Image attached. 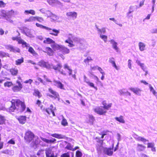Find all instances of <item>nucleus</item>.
<instances>
[{
    "label": "nucleus",
    "instance_id": "obj_1",
    "mask_svg": "<svg viewBox=\"0 0 157 157\" xmlns=\"http://www.w3.org/2000/svg\"><path fill=\"white\" fill-rule=\"evenodd\" d=\"M11 105L8 108L9 112H17L18 113L23 112L26 109L25 101L20 99H13L11 101Z\"/></svg>",
    "mask_w": 157,
    "mask_h": 157
},
{
    "label": "nucleus",
    "instance_id": "obj_3",
    "mask_svg": "<svg viewBox=\"0 0 157 157\" xmlns=\"http://www.w3.org/2000/svg\"><path fill=\"white\" fill-rule=\"evenodd\" d=\"M14 14V12L12 10L6 12L4 10H2L0 13V18L1 17H4L7 20L9 17L13 15Z\"/></svg>",
    "mask_w": 157,
    "mask_h": 157
},
{
    "label": "nucleus",
    "instance_id": "obj_64",
    "mask_svg": "<svg viewBox=\"0 0 157 157\" xmlns=\"http://www.w3.org/2000/svg\"><path fill=\"white\" fill-rule=\"evenodd\" d=\"M6 4L2 1H0V7H4L5 6Z\"/></svg>",
    "mask_w": 157,
    "mask_h": 157
},
{
    "label": "nucleus",
    "instance_id": "obj_9",
    "mask_svg": "<svg viewBox=\"0 0 157 157\" xmlns=\"http://www.w3.org/2000/svg\"><path fill=\"white\" fill-rule=\"evenodd\" d=\"M16 82L18 84V86H15L12 88L13 91L15 92L20 91L22 88V85L20 82L17 81Z\"/></svg>",
    "mask_w": 157,
    "mask_h": 157
},
{
    "label": "nucleus",
    "instance_id": "obj_10",
    "mask_svg": "<svg viewBox=\"0 0 157 157\" xmlns=\"http://www.w3.org/2000/svg\"><path fill=\"white\" fill-rule=\"evenodd\" d=\"M6 48L10 51L15 53H19L20 52V50L19 48H15L13 46L10 45H7Z\"/></svg>",
    "mask_w": 157,
    "mask_h": 157
},
{
    "label": "nucleus",
    "instance_id": "obj_51",
    "mask_svg": "<svg viewBox=\"0 0 157 157\" xmlns=\"http://www.w3.org/2000/svg\"><path fill=\"white\" fill-rule=\"evenodd\" d=\"M93 60V59L91 57L89 56L87 57L86 59H84V62L86 63H89L90 61Z\"/></svg>",
    "mask_w": 157,
    "mask_h": 157
},
{
    "label": "nucleus",
    "instance_id": "obj_42",
    "mask_svg": "<svg viewBox=\"0 0 157 157\" xmlns=\"http://www.w3.org/2000/svg\"><path fill=\"white\" fill-rule=\"evenodd\" d=\"M35 104L36 105H37L38 106L40 107L41 109L43 108V106L41 105H42V102L39 99H37L36 101Z\"/></svg>",
    "mask_w": 157,
    "mask_h": 157
},
{
    "label": "nucleus",
    "instance_id": "obj_49",
    "mask_svg": "<svg viewBox=\"0 0 157 157\" xmlns=\"http://www.w3.org/2000/svg\"><path fill=\"white\" fill-rule=\"evenodd\" d=\"M50 17L52 21H54L57 20L59 18L58 17L53 14H52L50 16Z\"/></svg>",
    "mask_w": 157,
    "mask_h": 157
},
{
    "label": "nucleus",
    "instance_id": "obj_50",
    "mask_svg": "<svg viewBox=\"0 0 157 157\" xmlns=\"http://www.w3.org/2000/svg\"><path fill=\"white\" fill-rule=\"evenodd\" d=\"M94 139L96 140L97 143L100 144L101 145H103L104 140H101L100 138L98 137H96Z\"/></svg>",
    "mask_w": 157,
    "mask_h": 157
},
{
    "label": "nucleus",
    "instance_id": "obj_5",
    "mask_svg": "<svg viewBox=\"0 0 157 157\" xmlns=\"http://www.w3.org/2000/svg\"><path fill=\"white\" fill-rule=\"evenodd\" d=\"M59 51L61 53H59L58 56L62 58L63 59H64V57L63 55L67 54L69 53L70 50L64 46L61 45L59 49Z\"/></svg>",
    "mask_w": 157,
    "mask_h": 157
},
{
    "label": "nucleus",
    "instance_id": "obj_15",
    "mask_svg": "<svg viewBox=\"0 0 157 157\" xmlns=\"http://www.w3.org/2000/svg\"><path fill=\"white\" fill-rule=\"evenodd\" d=\"M103 152L108 155L111 156L113 154V149L111 148H104Z\"/></svg>",
    "mask_w": 157,
    "mask_h": 157
},
{
    "label": "nucleus",
    "instance_id": "obj_22",
    "mask_svg": "<svg viewBox=\"0 0 157 157\" xmlns=\"http://www.w3.org/2000/svg\"><path fill=\"white\" fill-rule=\"evenodd\" d=\"M110 43L112 44L113 48L116 50L117 52H118L119 51L118 48L117 46V43L115 41L113 40H111L110 41Z\"/></svg>",
    "mask_w": 157,
    "mask_h": 157
},
{
    "label": "nucleus",
    "instance_id": "obj_8",
    "mask_svg": "<svg viewBox=\"0 0 157 157\" xmlns=\"http://www.w3.org/2000/svg\"><path fill=\"white\" fill-rule=\"evenodd\" d=\"M63 67L65 70H62L61 71V74L66 75L67 74L69 75L70 74H71V72H72V70L68 65L67 64H64Z\"/></svg>",
    "mask_w": 157,
    "mask_h": 157
},
{
    "label": "nucleus",
    "instance_id": "obj_17",
    "mask_svg": "<svg viewBox=\"0 0 157 157\" xmlns=\"http://www.w3.org/2000/svg\"><path fill=\"white\" fill-rule=\"evenodd\" d=\"M129 89L134 94L137 95H140L142 90L140 89L137 87H131L129 88Z\"/></svg>",
    "mask_w": 157,
    "mask_h": 157
},
{
    "label": "nucleus",
    "instance_id": "obj_33",
    "mask_svg": "<svg viewBox=\"0 0 157 157\" xmlns=\"http://www.w3.org/2000/svg\"><path fill=\"white\" fill-rule=\"evenodd\" d=\"M60 46L61 45L54 43V44L51 45V47L53 50L56 51V50H59Z\"/></svg>",
    "mask_w": 157,
    "mask_h": 157
},
{
    "label": "nucleus",
    "instance_id": "obj_39",
    "mask_svg": "<svg viewBox=\"0 0 157 157\" xmlns=\"http://www.w3.org/2000/svg\"><path fill=\"white\" fill-rule=\"evenodd\" d=\"M65 43H68L69 44L68 46L70 47H72L74 46L72 41L71 40L70 38H68L67 40H65Z\"/></svg>",
    "mask_w": 157,
    "mask_h": 157
},
{
    "label": "nucleus",
    "instance_id": "obj_57",
    "mask_svg": "<svg viewBox=\"0 0 157 157\" xmlns=\"http://www.w3.org/2000/svg\"><path fill=\"white\" fill-rule=\"evenodd\" d=\"M82 154L81 151H77L76 152L75 157H81Z\"/></svg>",
    "mask_w": 157,
    "mask_h": 157
},
{
    "label": "nucleus",
    "instance_id": "obj_38",
    "mask_svg": "<svg viewBox=\"0 0 157 157\" xmlns=\"http://www.w3.org/2000/svg\"><path fill=\"white\" fill-rule=\"evenodd\" d=\"M115 118L116 121L120 123H124L125 122L123 117L122 116H120L119 117H116Z\"/></svg>",
    "mask_w": 157,
    "mask_h": 157
},
{
    "label": "nucleus",
    "instance_id": "obj_46",
    "mask_svg": "<svg viewBox=\"0 0 157 157\" xmlns=\"http://www.w3.org/2000/svg\"><path fill=\"white\" fill-rule=\"evenodd\" d=\"M5 120L6 119L4 117L0 115V124H5Z\"/></svg>",
    "mask_w": 157,
    "mask_h": 157
},
{
    "label": "nucleus",
    "instance_id": "obj_37",
    "mask_svg": "<svg viewBox=\"0 0 157 157\" xmlns=\"http://www.w3.org/2000/svg\"><path fill=\"white\" fill-rule=\"evenodd\" d=\"M20 41L21 42L19 44H21L23 47H25L26 48H27L29 47V44L25 42L24 40L22 39Z\"/></svg>",
    "mask_w": 157,
    "mask_h": 157
},
{
    "label": "nucleus",
    "instance_id": "obj_11",
    "mask_svg": "<svg viewBox=\"0 0 157 157\" xmlns=\"http://www.w3.org/2000/svg\"><path fill=\"white\" fill-rule=\"evenodd\" d=\"M45 111L49 115L52 113L53 116H55L54 107L52 105H51L49 107L46 108L45 109Z\"/></svg>",
    "mask_w": 157,
    "mask_h": 157
},
{
    "label": "nucleus",
    "instance_id": "obj_28",
    "mask_svg": "<svg viewBox=\"0 0 157 157\" xmlns=\"http://www.w3.org/2000/svg\"><path fill=\"white\" fill-rule=\"evenodd\" d=\"M109 62L112 64L113 66L114 67V68L118 70L119 69V68L116 64L114 60V58L113 57L110 58L109 60Z\"/></svg>",
    "mask_w": 157,
    "mask_h": 157
},
{
    "label": "nucleus",
    "instance_id": "obj_26",
    "mask_svg": "<svg viewBox=\"0 0 157 157\" xmlns=\"http://www.w3.org/2000/svg\"><path fill=\"white\" fill-rule=\"evenodd\" d=\"M145 148V146L142 144H138L136 147V150L138 151H143Z\"/></svg>",
    "mask_w": 157,
    "mask_h": 157
},
{
    "label": "nucleus",
    "instance_id": "obj_18",
    "mask_svg": "<svg viewBox=\"0 0 157 157\" xmlns=\"http://www.w3.org/2000/svg\"><path fill=\"white\" fill-rule=\"evenodd\" d=\"M101 103L103 105V106H102L106 110L109 109L112 105V103H110L107 105L106 101L105 100L103 101Z\"/></svg>",
    "mask_w": 157,
    "mask_h": 157
},
{
    "label": "nucleus",
    "instance_id": "obj_13",
    "mask_svg": "<svg viewBox=\"0 0 157 157\" xmlns=\"http://www.w3.org/2000/svg\"><path fill=\"white\" fill-rule=\"evenodd\" d=\"M43 52L47 53L48 55L50 56H52L54 53L53 50L51 48L48 47H46Z\"/></svg>",
    "mask_w": 157,
    "mask_h": 157
},
{
    "label": "nucleus",
    "instance_id": "obj_52",
    "mask_svg": "<svg viewBox=\"0 0 157 157\" xmlns=\"http://www.w3.org/2000/svg\"><path fill=\"white\" fill-rule=\"evenodd\" d=\"M73 147V145H71L70 144L68 143L67 145V146L65 147V148L68 150L72 151Z\"/></svg>",
    "mask_w": 157,
    "mask_h": 157
},
{
    "label": "nucleus",
    "instance_id": "obj_30",
    "mask_svg": "<svg viewBox=\"0 0 157 157\" xmlns=\"http://www.w3.org/2000/svg\"><path fill=\"white\" fill-rule=\"evenodd\" d=\"M41 139L43 141L48 144L53 143L56 141V140L54 138H53L52 140H49L43 138H41Z\"/></svg>",
    "mask_w": 157,
    "mask_h": 157
},
{
    "label": "nucleus",
    "instance_id": "obj_27",
    "mask_svg": "<svg viewBox=\"0 0 157 157\" xmlns=\"http://www.w3.org/2000/svg\"><path fill=\"white\" fill-rule=\"evenodd\" d=\"M28 51L33 55V56H36L37 55V53L34 50L33 48L31 47H29Z\"/></svg>",
    "mask_w": 157,
    "mask_h": 157
},
{
    "label": "nucleus",
    "instance_id": "obj_32",
    "mask_svg": "<svg viewBox=\"0 0 157 157\" xmlns=\"http://www.w3.org/2000/svg\"><path fill=\"white\" fill-rule=\"evenodd\" d=\"M62 67L61 64L60 63H58L56 65L53 66L52 68L55 70L60 71V70Z\"/></svg>",
    "mask_w": 157,
    "mask_h": 157
},
{
    "label": "nucleus",
    "instance_id": "obj_24",
    "mask_svg": "<svg viewBox=\"0 0 157 157\" xmlns=\"http://www.w3.org/2000/svg\"><path fill=\"white\" fill-rule=\"evenodd\" d=\"M71 155V157H74V153L73 152L68 151L66 153L63 154L60 157H70V154Z\"/></svg>",
    "mask_w": 157,
    "mask_h": 157
},
{
    "label": "nucleus",
    "instance_id": "obj_56",
    "mask_svg": "<svg viewBox=\"0 0 157 157\" xmlns=\"http://www.w3.org/2000/svg\"><path fill=\"white\" fill-rule=\"evenodd\" d=\"M68 75L71 77L74 78L75 79H76L75 73L73 72V71L72 72H71V74H70Z\"/></svg>",
    "mask_w": 157,
    "mask_h": 157
},
{
    "label": "nucleus",
    "instance_id": "obj_55",
    "mask_svg": "<svg viewBox=\"0 0 157 157\" xmlns=\"http://www.w3.org/2000/svg\"><path fill=\"white\" fill-rule=\"evenodd\" d=\"M33 16H31L29 17L28 19H26L25 20V22H32L33 21Z\"/></svg>",
    "mask_w": 157,
    "mask_h": 157
},
{
    "label": "nucleus",
    "instance_id": "obj_29",
    "mask_svg": "<svg viewBox=\"0 0 157 157\" xmlns=\"http://www.w3.org/2000/svg\"><path fill=\"white\" fill-rule=\"evenodd\" d=\"M48 2L50 5H52L54 4H61V2L58 0H47Z\"/></svg>",
    "mask_w": 157,
    "mask_h": 157
},
{
    "label": "nucleus",
    "instance_id": "obj_62",
    "mask_svg": "<svg viewBox=\"0 0 157 157\" xmlns=\"http://www.w3.org/2000/svg\"><path fill=\"white\" fill-rule=\"evenodd\" d=\"M8 144H14L15 142L13 139H11L9 140L8 142Z\"/></svg>",
    "mask_w": 157,
    "mask_h": 157
},
{
    "label": "nucleus",
    "instance_id": "obj_20",
    "mask_svg": "<svg viewBox=\"0 0 157 157\" xmlns=\"http://www.w3.org/2000/svg\"><path fill=\"white\" fill-rule=\"evenodd\" d=\"M33 95L36 97H37L38 98H41L42 95L40 91L37 89H35L33 93Z\"/></svg>",
    "mask_w": 157,
    "mask_h": 157
},
{
    "label": "nucleus",
    "instance_id": "obj_43",
    "mask_svg": "<svg viewBox=\"0 0 157 157\" xmlns=\"http://www.w3.org/2000/svg\"><path fill=\"white\" fill-rule=\"evenodd\" d=\"M44 150H39L37 153V155L39 156L44 157Z\"/></svg>",
    "mask_w": 157,
    "mask_h": 157
},
{
    "label": "nucleus",
    "instance_id": "obj_16",
    "mask_svg": "<svg viewBox=\"0 0 157 157\" xmlns=\"http://www.w3.org/2000/svg\"><path fill=\"white\" fill-rule=\"evenodd\" d=\"M109 132V131L107 130L106 131L104 130L101 132L100 133H99V134L101 136V138L102 139L103 138L104 136H105V138L107 137V138H111V136L109 135L108 133Z\"/></svg>",
    "mask_w": 157,
    "mask_h": 157
},
{
    "label": "nucleus",
    "instance_id": "obj_58",
    "mask_svg": "<svg viewBox=\"0 0 157 157\" xmlns=\"http://www.w3.org/2000/svg\"><path fill=\"white\" fill-rule=\"evenodd\" d=\"M100 37L105 42H106L107 40V36L105 35H101L100 36Z\"/></svg>",
    "mask_w": 157,
    "mask_h": 157
},
{
    "label": "nucleus",
    "instance_id": "obj_34",
    "mask_svg": "<svg viewBox=\"0 0 157 157\" xmlns=\"http://www.w3.org/2000/svg\"><path fill=\"white\" fill-rule=\"evenodd\" d=\"M147 147L151 148V150L152 151L155 152L156 149L155 147H154V145L153 143H149L147 144Z\"/></svg>",
    "mask_w": 157,
    "mask_h": 157
},
{
    "label": "nucleus",
    "instance_id": "obj_59",
    "mask_svg": "<svg viewBox=\"0 0 157 157\" xmlns=\"http://www.w3.org/2000/svg\"><path fill=\"white\" fill-rule=\"evenodd\" d=\"M7 56V53L2 51H0V56L1 57H6Z\"/></svg>",
    "mask_w": 157,
    "mask_h": 157
},
{
    "label": "nucleus",
    "instance_id": "obj_12",
    "mask_svg": "<svg viewBox=\"0 0 157 157\" xmlns=\"http://www.w3.org/2000/svg\"><path fill=\"white\" fill-rule=\"evenodd\" d=\"M53 82L54 83V85L57 88L61 89H64L63 85L60 81L54 80Z\"/></svg>",
    "mask_w": 157,
    "mask_h": 157
},
{
    "label": "nucleus",
    "instance_id": "obj_36",
    "mask_svg": "<svg viewBox=\"0 0 157 157\" xmlns=\"http://www.w3.org/2000/svg\"><path fill=\"white\" fill-rule=\"evenodd\" d=\"M51 136L59 139H62L64 138V136L62 135L56 133L52 134L51 135Z\"/></svg>",
    "mask_w": 157,
    "mask_h": 157
},
{
    "label": "nucleus",
    "instance_id": "obj_19",
    "mask_svg": "<svg viewBox=\"0 0 157 157\" xmlns=\"http://www.w3.org/2000/svg\"><path fill=\"white\" fill-rule=\"evenodd\" d=\"M95 118L93 115H88L87 121V123H90V124H93Z\"/></svg>",
    "mask_w": 157,
    "mask_h": 157
},
{
    "label": "nucleus",
    "instance_id": "obj_63",
    "mask_svg": "<svg viewBox=\"0 0 157 157\" xmlns=\"http://www.w3.org/2000/svg\"><path fill=\"white\" fill-rule=\"evenodd\" d=\"M33 82V80L32 79H30L28 80H27L24 81V83H29L30 84H31Z\"/></svg>",
    "mask_w": 157,
    "mask_h": 157
},
{
    "label": "nucleus",
    "instance_id": "obj_61",
    "mask_svg": "<svg viewBox=\"0 0 157 157\" xmlns=\"http://www.w3.org/2000/svg\"><path fill=\"white\" fill-rule=\"evenodd\" d=\"M98 31L101 33H105V29L104 28H102L101 29H98Z\"/></svg>",
    "mask_w": 157,
    "mask_h": 157
},
{
    "label": "nucleus",
    "instance_id": "obj_4",
    "mask_svg": "<svg viewBox=\"0 0 157 157\" xmlns=\"http://www.w3.org/2000/svg\"><path fill=\"white\" fill-rule=\"evenodd\" d=\"M36 26L40 27V28L48 30H52V31L54 32V33H50L49 34L52 35L56 36L58 35V34L59 33V30H57L55 29H52L51 28H48L47 27L44 26L38 23H36Z\"/></svg>",
    "mask_w": 157,
    "mask_h": 157
},
{
    "label": "nucleus",
    "instance_id": "obj_35",
    "mask_svg": "<svg viewBox=\"0 0 157 157\" xmlns=\"http://www.w3.org/2000/svg\"><path fill=\"white\" fill-rule=\"evenodd\" d=\"M24 61L23 57H21L20 59H18L15 61V64L16 65H20Z\"/></svg>",
    "mask_w": 157,
    "mask_h": 157
},
{
    "label": "nucleus",
    "instance_id": "obj_45",
    "mask_svg": "<svg viewBox=\"0 0 157 157\" xmlns=\"http://www.w3.org/2000/svg\"><path fill=\"white\" fill-rule=\"evenodd\" d=\"M12 39L13 40H16L18 42V43L19 44L20 41L22 39L20 37H18L17 36L15 37H12Z\"/></svg>",
    "mask_w": 157,
    "mask_h": 157
},
{
    "label": "nucleus",
    "instance_id": "obj_53",
    "mask_svg": "<svg viewBox=\"0 0 157 157\" xmlns=\"http://www.w3.org/2000/svg\"><path fill=\"white\" fill-rule=\"evenodd\" d=\"M136 62L137 64L141 67L142 69L144 71H145V68L144 67V64L143 63H141L140 61H137Z\"/></svg>",
    "mask_w": 157,
    "mask_h": 157
},
{
    "label": "nucleus",
    "instance_id": "obj_2",
    "mask_svg": "<svg viewBox=\"0 0 157 157\" xmlns=\"http://www.w3.org/2000/svg\"><path fill=\"white\" fill-rule=\"evenodd\" d=\"M35 137L34 134L31 131L28 130L25 132L24 139L26 143H29L32 142H33V144H34L33 140Z\"/></svg>",
    "mask_w": 157,
    "mask_h": 157
},
{
    "label": "nucleus",
    "instance_id": "obj_54",
    "mask_svg": "<svg viewBox=\"0 0 157 157\" xmlns=\"http://www.w3.org/2000/svg\"><path fill=\"white\" fill-rule=\"evenodd\" d=\"M137 140L139 141H142L143 142H145L147 140L144 138L142 137H139L137 138Z\"/></svg>",
    "mask_w": 157,
    "mask_h": 157
},
{
    "label": "nucleus",
    "instance_id": "obj_60",
    "mask_svg": "<svg viewBox=\"0 0 157 157\" xmlns=\"http://www.w3.org/2000/svg\"><path fill=\"white\" fill-rule=\"evenodd\" d=\"M126 92L124 91L123 89L120 90H119V94L121 95H124L126 94Z\"/></svg>",
    "mask_w": 157,
    "mask_h": 157
},
{
    "label": "nucleus",
    "instance_id": "obj_14",
    "mask_svg": "<svg viewBox=\"0 0 157 157\" xmlns=\"http://www.w3.org/2000/svg\"><path fill=\"white\" fill-rule=\"evenodd\" d=\"M26 118L27 117L26 116L22 115L20 116L17 118V119L20 124H23L26 122Z\"/></svg>",
    "mask_w": 157,
    "mask_h": 157
},
{
    "label": "nucleus",
    "instance_id": "obj_25",
    "mask_svg": "<svg viewBox=\"0 0 157 157\" xmlns=\"http://www.w3.org/2000/svg\"><path fill=\"white\" fill-rule=\"evenodd\" d=\"M85 82L90 87L94 88L96 90H98L97 87L94 86V84L93 83L90 82L87 79H85Z\"/></svg>",
    "mask_w": 157,
    "mask_h": 157
},
{
    "label": "nucleus",
    "instance_id": "obj_31",
    "mask_svg": "<svg viewBox=\"0 0 157 157\" xmlns=\"http://www.w3.org/2000/svg\"><path fill=\"white\" fill-rule=\"evenodd\" d=\"M10 71L13 75H17L18 73V70L15 68H12L10 69Z\"/></svg>",
    "mask_w": 157,
    "mask_h": 157
},
{
    "label": "nucleus",
    "instance_id": "obj_41",
    "mask_svg": "<svg viewBox=\"0 0 157 157\" xmlns=\"http://www.w3.org/2000/svg\"><path fill=\"white\" fill-rule=\"evenodd\" d=\"M139 46L140 51H143L144 50L145 46L143 43L140 42L139 43Z\"/></svg>",
    "mask_w": 157,
    "mask_h": 157
},
{
    "label": "nucleus",
    "instance_id": "obj_48",
    "mask_svg": "<svg viewBox=\"0 0 157 157\" xmlns=\"http://www.w3.org/2000/svg\"><path fill=\"white\" fill-rule=\"evenodd\" d=\"M46 155H50L52 154V149L51 148H48L46 149Z\"/></svg>",
    "mask_w": 157,
    "mask_h": 157
},
{
    "label": "nucleus",
    "instance_id": "obj_23",
    "mask_svg": "<svg viewBox=\"0 0 157 157\" xmlns=\"http://www.w3.org/2000/svg\"><path fill=\"white\" fill-rule=\"evenodd\" d=\"M43 43L45 44H50L51 43L54 44L55 41L50 38L48 37L45 38V40L43 41Z\"/></svg>",
    "mask_w": 157,
    "mask_h": 157
},
{
    "label": "nucleus",
    "instance_id": "obj_6",
    "mask_svg": "<svg viewBox=\"0 0 157 157\" xmlns=\"http://www.w3.org/2000/svg\"><path fill=\"white\" fill-rule=\"evenodd\" d=\"M94 112L100 115H105L107 113V110L102 106H97L94 109Z\"/></svg>",
    "mask_w": 157,
    "mask_h": 157
},
{
    "label": "nucleus",
    "instance_id": "obj_7",
    "mask_svg": "<svg viewBox=\"0 0 157 157\" xmlns=\"http://www.w3.org/2000/svg\"><path fill=\"white\" fill-rule=\"evenodd\" d=\"M48 92L51 94L49 95L48 96L51 98L56 99H59V93L53 90L52 88L50 87L48 89Z\"/></svg>",
    "mask_w": 157,
    "mask_h": 157
},
{
    "label": "nucleus",
    "instance_id": "obj_44",
    "mask_svg": "<svg viewBox=\"0 0 157 157\" xmlns=\"http://www.w3.org/2000/svg\"><path fill=\"white\" fill-rule=\"evenodd\" d=\"M5 87H9L13 85V84L11 82L7 81L5 82L4 84Z\"/></svg>",
    "mask_w": 157,
    "mask_h": 157
},
{
    "label": "nucleus",
    "instance_id": "obj_40",
    "mask_svg": "<svg viewBox=\"0 0 157 157\" xmlns=\"http://www.w3.org/2000/svg\"><path fill=\"white\" fill-rule=\"evenodd\" d=\"M24 12L25 14H30L33 15H34L35 14V11L33 10H25V11Z\"/></svg>",
    "mask_w": 157,
    "mask_h": 157
},
{
    "label": "nucleus",
    "instance_id": "obj_21",
    "mask_svg": "<svg viewBox=\"0 0 157 157\" xmlns=\"http://www.w3.org/2000/svg\"><path fill=\"white\" fill-rule=\"evenodd\" d=\"M66 15L68 17H71L74 18H76L77 16V13L75 12H67Z\"/></svg>",
    "mask_w": 157,
    "mask_h": 157
},
{
    "label": "nucleus",
    "instance_id": "obj_47",
    "mask_svg": "<svg viewBox=\"0 0 157 157\" xmlns=\"http://www.w3.org/2000/svg\"><path fill=\"white\" fill-rule=\"evenodd\" d=\"M61 124L63 126H66L68 125V123L67 120L64 118H63L61 121Z\"/></svg>",
    "mask_w": 157,
    "mask_h": 157
}]
</instances>
